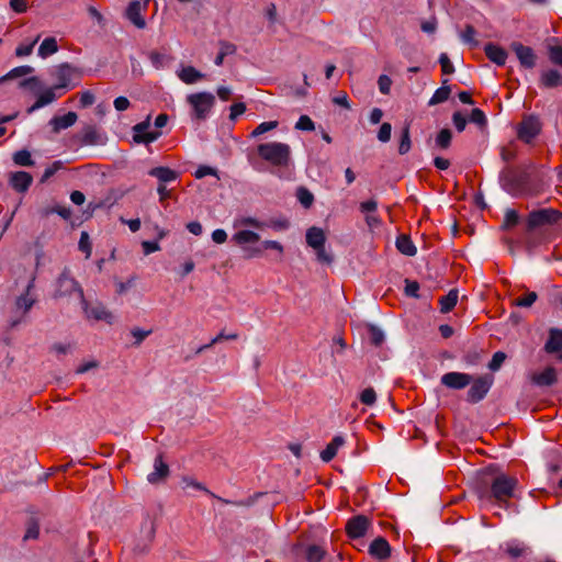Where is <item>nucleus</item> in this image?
I'll use <instances>...</instances> for the list:
<instances>
[{"label": "nucleus", "mask_w": 562, "mask_h": 562, "mask_svg": "<svg viewBox=\"0 0 562 562\" xmlns=\"http://www.w3.org/2000/svg\"><path fill=\"white\" fill-rule=\"evenodd\" d=\"M485 54L490 60L498 66H503L507 59V53L499 46L494 44H487L485 46Z\"/></svg>", "instance_id": "obj_29"}, {"label": "nucleus", "mask_w": 562, "mask_h": 562, "mask_svg": "<svg viewBox=\"0 0 562 562\" xmlns=\"http://www.w3.org/2000/svg\"><path fill=\"white\" fill-rule=\"evenodd\" d=\"M38 41V37H36L35 40H33L31 43L29 44H21L19 45L16 48H15V55L19 56V57H24V56H29L35 44L37 43Z\"/></svg>", "instance_id": "obj_54"}, {"label": "nucleus", "mask_w": 562, "mask_h": 562, "mask_svg": "<svg viewBox=\"0 0 562 562\" xmlns=\"http://www.w3.org/2000/svg\"><path fill=\"white\" fill-rule=\"evenodd\" d=\"M32 176L25 171H18L11 175L10 183L11 186L20 192H24L29 189L32 183Z\"/></svg>", "instance_id": "obj_23"}, {"label": "nucleus", "mask_w": 562, "mask_h": 562, "mask_svg": "<svg viewBox=\"0 0 562 562\" xmlns=\"http://www.w3.org/2000/svg\"><path fill=\"white\" fill-rule=\"evenodd\" d=\"M259 234L250 231V229H239L237 233L233 235V240L244 247L247 252V257H257L261 254L259 248H246V245L255 244L259 240Z\"/></svg>", "instance_id": "obj_12"}, {"label": "nucleus", "mask_w": 562, "mask_h": 562, "mask_svg": "<svg viewBox=\"0 0 562 562\" xmlns=\"http://www.w3.org/2000/svg\"><path fill=\"white\" fill-rule=\"evenodd\" d=\"M33 71H34V68L31 66H27V65L15 67V68L11 69L7 75H4L0 78V83H2L3 81H5L8 79H14V78H19L22 76H26Z\"/></svg>", "instance_id": "obj_35"}, {"label": "nucleus", "mask_w": 562, "mask_h": 562, "mask_svg": "<svg viewBox=\"0 0 562 562\" xmlns=\"http://www.w3.org/2000/svg\"><path fill=\"white\" fill-rule=\"evenodd\" d=\"M390 552L391 547L382 537L374 539L369 547V553L376 559H385L390 555Z\"/></svg>", "instance_id": "obj_20"}, {"label": "nucleus", "mask_w": 562, "mask_h": 562, "mask_svg": "<svg viewBox=\"0 0 562 562\" xmlns=\"http://www.w3.org/2000/svg\"><path fill=\"white\" fill-rule=\"evenodd\" d=\"M452 121L458 132L464 131L467 126V119L463 114H461L460 112H456L452 116Z\"/></svg>", "instance_id": "obj_62"}, {"label": "nucleus", "mask_w": 562, "mask_h": 562, "mask_svg": "<svg viewBox=\"0 0 562 562\" xmlns=\"http://www.w3.org/2000/svg\"><path fill=\"white\" fill-rule=\"evenodd\" d=\"M470 122L479 126H484L486 124V116L480 109H473L470 115Z\"/></svg>", "instance_id": "obj_56"}, {"label": "nucleus", "mask_w": 562, "mask_h": 562, "mask_svg": "<svg viewBox=\"0 0 562 562\" xmlns=\"http://www.w3.org/2000/svg\"><path fill=\"white\" fill-rule=\"evenodd\" d=\"M458 302V291L457 290H450L447 295L442 296L439 300L440 303V310L442 313L450 312Z\"/></svg>", "instance_id": "obj_34"}, {"label": "nucleus", "mask_w": 562, "mask_h": 562, "mask_svg": "<svg viewBox=\"0 0 562 562\" xmlns=\"http://www.w3.org/2000/svg\"><path fill=\"white\" fill-rule=\"evenodd\" d=\"M296 198L304 207H310L314 201L313 194L305 188H299Z\"/></svg>", "instance_id": "obj_45"}, {"label": "nucleus", "mask_w": 562, "mask_h": 562, "mask_svg": "<svg viewBox=\"0 0 562 562\" xmlns=\"http://www.w3.org/2000/svg\"><path fill=\"white\" fill-rule=\"evenodd\" d=\"M325 240H326L325 233H324V231L322 228L313 226V227L307 229V232H306V243L313 249L314 248H319L321 246H324L325 245Z\"/></svg>", "instance_id": "obj_27"}, {"label": "nucleus", "mask_w": 562, "mask_h": 562, "mask_svg": "<svg viewBox=\"0 0 562 562\" xmlns=\"http://www.w3.org/2000/svg\"><path fill=\"white\" fill-rule=\"evenodd\" d=\"M492 476L487 483L490 487L481 486L477 490L480 499L487 504H495L502 509L509 507V499L519 498V482L517 477L507 475L503 472L493 473V468L487 469Z\"/></svg>", "instance_id": "obj_1"}, {"label": "nucleus", "mask_w": 562, "mask_h": 562, "mask_svg": "<svg viewBox=\"0 0 562 562\" xmlns=\"http://www.w3.org/2000/svg\"><path fill=\"white\" fill-rule=\"evenodd\" d=\"M369 337L373 345L380 346L384 341L385 335H384V331L380 327H378L375 325H370L369 326Z\"/></svg>", "instance_id": "obj_41"}, {"label": "nucleus", "mask_w": 562, "mask_h": 562, "mask_svg": "<svg viewBox=\"0 0 562 562\" xmlns=\"http://www.w3.org/2000/svg\"><path fill=\"white\" fill-rule=\"evenodd\" d=\"M143 4L139 1H132L126 9L127 19L138 29L146 26L145 19L142 16Z\"/></svg>", "instance_id": "obj_18"}, {"label": "nucleus", "mask_w": 562, "mask_h": 562, "mask_svg": "<svg viewBox=\"0 0 562 562\" xmlns=\"http://www.w3.org/2000/svg\"><path fill=\"white\" fill-rule=\"evenodd\" d=\"M37 296L34 292V278H32L24 292L16 296L14 303V313L21 315L20 318L12 321L11 326H16L22 321V317L26 315L33 305L36 303Z\"/></svg>", "instance_id": "obj_4"}, {"label": "nucleus", "mask_w": 562, "mask_h": 562, "mask_svg": "<svg viewBox=\"0 0 562 562\" xmlns=\"http://www.w3.org/2000/svg\"><path fill=\"white\" fill-rule=\"evenodd\" d=\"M194 176L196 179H202L206 176H216V170L209 166H200L195 170Z\"/></svg>", "instance_id": "obj_61"}, {"label": "nucleus", "mask_w": 562, "mask_h": 562, "mask_svg": "<svg viewBox=\"0 0 562 562\" xmlns=\"http://www.w3.org/2000/svg\"><path fill=\"white\" fill-rule=\"evenodd\" d=\"M549 57L552 63L562 66V47L561 46H550Z\"/></svg>", "instance_id": "obj_59"}, {"label": "nucleus", "mask_w": 562, "mask_h": 562, "mask_svg": "<svg viewBox=\"0 0 562 562\" xmlns=\"http://www.w3.org/2000/svg\"><path fill=\"white\" fill-rule=\"evenodd\" d=\"M178 77L187 85H192L202 79L204 75L192 66H187L178 71Z\"/></svg>", "instance_id": "obj_30"}, {"label": "nucleus", "mask_w": 562, "mask_h": 562, "mask_svg": "<svg viewBox=\"0 0 562 562\" xmlns=\"http://www.w3.org/2000/svg\"><path fill=\"white\" fill-rule=\"evenodd\" d=\"M76 293L80 301H83V291L78 282L68 274L63 273L57 281L56 295L66 296Z\"/></svg>", "instance_id": "obj_14"}, {"label": "nucleus", "mask_w": 562, "mask_h": 562, "mask_svg": "<svg viewBox=\"0 0 562 562\" xmlns=\"http://www.w3.org/2000/svg\"><path fill=\"white\" fill-rule=\"evenodd\" d=\"M58 50L57 42L54 37L45 38L38 47V56L46 58Z\"/></svg>", "instance_id": "obj_33"}, {"label": "nucleus", "mask_w": 562, "mask_h": 562, "mask_svg": "<svg viewBox=\"0 0 562 562\" xmlns=\"http://www.w3.org/2000/svg\"><path fill=\"white\" fill-rule=\"evenodd\" d=\"M94 101H95V97L91 91L87 90V91L81 92V94H80L81 106L86 108V106L92 105L94 103Z\"/></svg>", "instance_id": "obj_63"}, {"label": "nucleus", "mask_w": 562, "mask_h": 562, "mask_svg": "<svg viewBox=\"0 0 562 562\" xmlns=\"http://www.w3.org/2000/svg\"><path fill=\"white\" fill-rule=\"evenodd\" d=\"M543 86L553 88L562 85V75L555 69H549L541 75Z\"/></svg>", "instance_id": "obj_31"}, {"label": "nucleus", "mask_w": 562, "mask_h": 562, "mask_svg": "<svg viewBox=\"0 0 562 562\" xmlns=\"http://www.w3.org/2000/svg\"><path fill=\"white\" fill-rule=\"evenodd\" d=\"M476 31L473 26L468 25L465 30L460 34V38L464 44L470 46H479V42L475 38Z\"/></svg>", "instance_id": "obj_39"}, {"label": "nucleus", "mask_w": 562, "mask_h": 562, "mask_svg": "<svg viewBox=\"0 0 562 562\" xmlns=\"http://www.w3.org/2000/svg\"><path fill=\"white\" fill-rule=\"evenodd\" d=\"M542 124L537 115L530 114L522 119L518 124L516 131L520 140L526 144H531L533 139L540 134Z\"/></svg>", "instance_id": "obj_6"}, {"label": "nucleus", "mask_w": 562, "mask_h": 562, "mask_svg": "<svg viewBox=\"0 0 562 562\" xmlns=\"http://www.w3.org/2000/svg\"><path fill=\"white\" fill-rule=\"evenodd\" d=\"M155 531L156 527L154 520L150 517H146L140 525L139 535L135 540L133 550L139 554L145 553L154 539Z\"/></svg>", "instance_id": "obj_7"}, {"label": "nucleus", "mask_w": 562, "mask_h": 562, "mask_svg": "<svg viewBox=\"0 0 562 562\" xmlns=\"http://www.w3.org/2000/svg\"><path fill=\"white\" fill-rule=\"evenodd\" d=\"M472 382V376L462 372H448L441 376V383L452 390H461Z\"/></svg>", "instance_id": "obj_15"}, {"label": "nucleus", "mask_w": 562, "mask_h": 562, "mask_svg": "<svg viewBox=\"0 0 562 562\" xmlns=\"http://www.w3.org/2000/svg\"><path fill=\"white\" fill-rule=\"evenodd\" d=\"M169 474V467L166 464L160 456L155 459L154 470L147 475L149 483H158Z\"/></svg>", "instance_id": "obj_19"}, {"label": "nucleus", "mask_w": 562, "mask_h": 562, "mask_svg": "<svg viewBox=\"0 0 562 562\" xmlns=\"http://www.w3.org/2000/svg\"><path fill=\"white\" fill-rule=\"evenodd\" d=\"M505 550L510 557L518 558L524 554L526 547L518 541H509L506 543Z\"/></svg>", "instance_id": "obj_42"}, {"label": "nucleus", "mask_w": 562, "mask_h": 562, "mask_svg": "<svg viewBox=\"0 0 562 562\" xmlns=\"http://www.w3.org/2000/svg\"><path fill=\"white\" fill-rule=\"evenodd\" d=\"M79 249L86 254V258H89L92 252L89 234L87 232H81L79 239Z\"/></svg>", "instance_id": "obj_49"}, {"label": "nucleus", "mask_w": 562, "mask_h": 562, "mask_svg": "<svg viewBox=\"0 0 562 562\" xmlns=\"http://www.w3.org/2000/svg\"><path fill=\"white\" fill-rule=\"evenodd\" d=\"M447 81L448 80H443L442 87L438 88L435 91V93L432 94V97L429 99V101H428L429 106L442 103L448 100L451 90H450V87L447 86Z\"/></svg>", "instance_id": "obj_32"}, {"label": "nucleus", "mask_w": 562, "mask_h": 562, "mask_svg": "<svg viewBox=\"0 0 562 562\" xmlns=\"http://www.w3.org/2000/svg\"><path fill=\"white\" fill-rule=\"evenodd\" d=\"M77 119L78 116L75 112H68L64 115L54 116L49 121V124L55 132H59L61 130H66L72 126L76 123Z\"/></svg>", "instance_id": "obj_21"}, {"label": "nucleus", "mask_w": 562, "mask_h": 562, "mask_svg": "<svg viewBox=\"0 0 562 562\" xmlns=\"http://www.w3.org/2000/svg\"><path fill=\"white\" fill-rule=\"evenodd\" d=\"M557 381V372L553 368H546L542 372L533 374L532 382L539 386H550Z\"/></svg>", "instance_id": "obj_28"}, {"label": "nucleus", "mask_w": 562, "mask_h": 562, "mask_svg": "<svg viewBox=\"0 0 562 562\" xmlns=\"http://www.w3.org/2000/svg\"><path fill=\"white\" fill-rule=\"evenodd\" d=\"M325 551L318 546H310L306 549V559L308 562H319L324 558Z\"/></svg>", "instance_id": "obj_43"}, {"label": "nucleus", "mask_w": 562, "mask_h": 562, "mask_svg": "<svg viewBox=\"0 0 562 562\" xmlns=\"http://www.w3.org/2000/svg\"><path fill=\"white\" fill-rule=\"evenodd\" d=\"M493 379L488 375L474 380L468 391V401L471 403H477L482 401L490 391Z\"/></svg>", "instance_id": "obj_13"}, {"label": "nucleus", "mask_w": 562, "mask_h": 562, "mask_svg": "<svg viewBox=\"0 0 562 562\" xmlns=\"http://www.w3.org/2000/svg\"><path fill=\"white\" fill-rule=\"evenodd\" d=\"M80 303L82 305L87 318L94 321H103L110 325L114 323L113 314L102 303L97 302L89 304L85 297L83 301H80Z\"/></svg>", "instance_id": "obj_9"}, {"label": "nucleus", "mask_w": 562, "mask_h": 562, "mask_svg": "<svg viewBox=\"0 0 562 562\" xmlns=\"http://www.w3.org/2000/svg\"><path fill=\"white\" fill-rule=\"evenodd\" d=\"M359 398L362 404L372 406L376 402V393L372 387H367L360 393Z\"/></svg>", "instance_id": "obj_46"}, {"label": "nucleus", "mask_w": 562, "mask_h": 562, "mask_svg": "<svg viewBox=\"0 0 562 562\" xmlns=\"http://www.w3.org/2000/svg\"><path fill=\"white\" fill-rule=\"evenodd\" d=\"M379 90L383 94H389L391 91L392 80L386 75H381L378 79Z\"/></svg>", "instance_id": "obj_55"}, {"label": "nucleus", "mask_w": 562, "mask_h": 562, "mask_svg": "<svg viewBox=\"0 0 562 562\" xmlns=\"http://www.w3.org/2000/svg\"><path fill=\"white\" fill-rule=\"evenodd\" d=\"M506 359V355L502 351H497L493 355L492 360L488 363V368L492 371H497Z\"/></svg>", "instance_id": "obj_53"}, {"label": "nucleus", "mask_w": 562, "mask_h": 562, "mask_svg": "<svg viewBox=\"0 0 562 562\" xmlns=\"http://www.w3.org/2000/svg\"><path fill=\"white\" fill-rule=\"evenodd\" d=\"M187 102L193 110L198 120H204L215 103V97L211 92H198L187 97Z\"/></svg>", "instance_id": "obj_5"}, {"label": "nucleus", "mask_w": 562, "mask_h": 562, "mask_svg": "<svg viewBox=\"0 0 562 562\" xmlns=\"http://www.w3.org/2000/svg\"><path fill=\"white\" fill-rule=\"evenodd\" d=\"M439 63L441 65V69H442L443 74L449 75L454 71V67H453L452 63L450 61L447 54H445V53L440 54Z\"/></svg>", "instance_id": "obj_58"}, {"label": "nucleus", "mask_w": 562, "mask_h": 562, "mask_svg": "<svg viewBox=\"0 0 562 562\" xmlns=\"http://www.w3.org/2000/svg\"><path fill=\"white\" fill-rule=\"evenodd\" d=\"M438 22L435 16H431L427 20H423L420 23V29L426 34H434L437 31Z\"/></svg>", "instance_id": "obj_50"}, {"label": "nucleus", "mask_w": 562, "mask_h": 562, "mask_svg": "<svg viewBox=\"0 0 562 562\" xmlns=\"http://www.w3.org/2000/svg\"><path fill=\"white\" fill-rule=\"evenodd\" d=\"M512 48L524 67L532 68L536 65V55L530 47L513 43Z\"/></svg>", "instance_id": "obj_16"}, {"label": "nucleus", "mask_w": 562, "mask_h": 562, "mask_svg": "<svg viewBox=\"0 0 562 562\" xmlns=\"http://www.w3.org/2000/svg\"><path fill=\"white\" fill-rule=\"evenodd\" d=\"M392 126L390 123H383L378 132V139L387 143L391 139Z\"/></svg>", "instance_id": "obj_57"}, {"label": "nucleus", "mask_w": 562, "mask_h": 562, "mask_svg": "<svg viewBox=\"0 0 562 562\" xmlns=\"http://www.w3.org/2000/svg\"><path fill=\"white\" fill-rule=\"evenodd\" d=\"M243 226H249L258 229L265 228L267 225L265 222H261L255 217L251 216H245L235 222V227H243Z\"/></svg>", "instance_id": "obj_37"}, {"label": "nucleus", "mask_w": 562, "mask_h": 562, "mask_svg": "<svg viewBox=\"0 0 562 562\" xmlns=\"http://www.w3.org/2000/svg\"><path fill=\"white\" fill-rule=\"evenodd\" d=\"M246 111V105L241 102L234 103L231 106V120L235 121L239 115H241Z\"/></svg>", "instance_id": "obj_64"}, {"label": "nucleus", "mask_w": 562, "mask_h": 562, "mask_svg": "<svg viewBox=\"0 0 562 562\" xmlns=\"http://www.w3.org/2000/svg\"><path fill=\"white\" fill-rule=\"evenodd\" d=\"M544 349L549 353L562 352V330L559 328H551L549 339L544 345Z\"/></svg>", "instance_id": "obj_22"}, {"label": "nucleus", "mask_w": 562, "mask_h": 562, "mask_svg": "<svg viewBox=\"0 0 562 562\" xmlns=\"http://www.w3.org/2000/svg\"><path fill=\"white\" fill-rule=\"evenodd\" d=\"M452 139V133L448 128L441 130L436 137V145L440 148H448Z\"/></svg>", "instance_id": "obj_40"}, {"label": "nucleus", "mask_w": 562, "mask_h": 562, "mask_svg": "<svg viewBox=\"0 0 562 562\" xmlns=\"http://www.w3.org/2000/svg\"><path fill=\"white\" fill-rule=\"evenodd\" d=\"M560 217L561 213L555 209H540L532 211L528 216V228L533 229L557 223Z\"/></svg>", "instance_id": "obj_8"}, {"label": "nucleus", "mask_w": 562, "mask_h": 562, "mask_svg": "<svg viewBox=\"0 0 562 562\" xmlns=\"http://www.w3.org/2000/svg\"><path fill=\"white\" fill-rule=\"evenodd\" d=\"M150 116L133 127V139L138 144H150L155 142L161 133L158 131H150Z\"/></svg>", "instance_id": "obj_11"}, {"label": "nucleus", "mask_w": 562, "mask_h": 562, "mask_svg": "<svg viewBox=\"0 0 562 562\" xmlns=\"http://www.w3.org/2000/svg\"><path fill=\"white\" fill-rule=\"evenodd\" d=\"M376 209H378V202L374 199L363 201L359 204V210L364 216L375 213Z\"/></svg>", "instance_id": "obj_51"}, {"label": "nucleus", "mask_w": 562, "mask_h": 562, "mask_svg": "<svg viewBox=\"0 0 562 562\" xmlns=\"http://www.w3.org/2000/svg\"><path fill=\"white\" fill-rule=\"evenodd\" d=\"M499 181L502 188L513 196H519L524 194V183L525 180L522 177L513 173L512 171H503L499 176Z\"/></svg>", "instance_id": "obj_10"}, {"label": "nucleus", "mask_w": 562, "mask_h": 562, "mask_svg": "<svg viewBox=\"0 0 562 562\" xmlns=\"http://www.w3.org/2000/svg\"><path fill=\"white\" fill-rule=\"evenodd\" d=\"M56 90L57 89H55L54 87L44 90L38 95L36 102L32 106L29 108L27 112L33 113V112L37 111L38 109L53 103L57 98L56 92H55Z\"/></svg>", "instance_id": "obj_26"}, {"label": "nucleus", "mask_w": 562, "mask_h": 562, "mask_svg": "<svg viewBox=\"0 0 562 562\" xmlns=\"http://www.w3.org/2000/svg\"><path fill=\"white\" fill-rule=\"evenodd\" d=\"M257 150L263 160L273 166L286 167L291 161V148L284 143L270 142L260 144Z\"/></svg>", "instance_id": "obj_2"}, {"label": "nucleus", "mask_w": 562, "mask_h": 562, "mask_svg": "<svg viewBox=\"0 0 562 562\" xmlns=\"http://www.w3.org/2000/svg\"><path fill=\"white\" fill-rule=\"evenodd\" d=\"M369 519L364 516H357L347 524V531L351 538H360L364 536L369 527Z\"/></svg>", "instance_id": "obj_17"}, {"label": "nucleus", "mask_w": 562, "mask_h": 562, "mask_svg": "<svg viewBox=\"0 0 562 562\" xmlns=\"http://www.w3.org/2000/svg\"><path fill=\"white\" fill-rule=\"evenodd\" d=\"M278 126L277 121H268L260 123L251 133L252 137L260 136L269 131L274 130Z\"/></svg>", "instance_id": "obj_47"}, {"label": "nucleus", "mask_w": 562, "mask_h": 562, "mask_svg": "<svg viewBox=\"0 0 562 562\" xmlns=\"http://www.w3.org/2000/svg\"><path fill=\"white\" fill-rule=\"evenodd\" d=\"M316 252V258L319 262L330 263L333 261L331 256L325 250V245L319 248H314Z\"/></svg>", "instance_id": "obj_60"}, {"label": "nucleus", "mask_w": 562, "mask_h": 562, "mask_svg": "<svg viewBox=\"0 0 562 562\" xmlns=\"http://www.w3.org/2000/svg\"><path fill=\"white\" fill-rule=\"evenodd\" d=\"M412 143H411V135H409V127L405 126L402 131L401 135V142L398 146V153L401 155H405L411 150Z\"/></svg>", "instance_id": "obj_38"}, {"label": "nucleus", "mask_w": 562, "mask_h": 562, "mask_svg": "<svg viewBox=\"0 0 562 562\" xmlns=\"http://www.w3.org/2000/svg\"><path fill=\"white\" fill-rule=\"evenodd\" d=\"M53 76L57 81L54 88L68 91L79 85L81 72L78 68L64 63L55 68Z\"/></svg>", "instance_id": "obj_3"}, {"label": "nucleus", "mask_w": 562, "mask_h": 562, "mask_svg": "<svg viewBox=\"0 0 562 562\" xmlns=\"http://www.w3.org/2000/svg\"><path fill=\"white\" fill-rule=\"evenodd\" d=\"M345 445V438L342 436H335L334 439L326 446L321 452V459L324 462H329L335 458L338 450Z\"/></svg>", "instance_id": "obj_24"}, {"label": "nucleus", "mask_w": 562, "mask_h": 562, "mask_svg": "<svg viewBox=\"0 0 562 562\" xmlns=\"http://www.w3.org/2000/svg\"><path fill=\"white\" fill-rule=\"evenodd\" d=\"M13 161L19 166H31L33 164L30 151L22 149L13 155Z\"/></svg>", "instance_id": "obj_44"}, {"label": "nucleus", "mask_w": 562, "mask_h": 562, "mask_svg": "<svg viewBox=\"0 0 562 562\" xmlns=\"http://www.w3.org/2000/svg\"><path fill=\"white\" fill-rule=\"evenodd\" d=\"M396 247L402 254L406 256H414L416 254V247L414 246L412 240L406 236L397 238Z\"/></svg>", "instance_id": "obj_36"}, {"label": "nucleus", "mask_w": 562, "mask_h": 562, "mask_svg": "<svg viewBox=\"0 0 562 562\" xmlns=\"http://www.w3.org/2000/svg\"><path fill=\"white\" fill-rule=\"evenodd\" d=\"M295 128L300 131H313L315 125L307 115H301L295 124Z\"/></svg>", "instance_id": "obj_52"}, {"label": "nucleus", "mask_w": 562, "mask_h": 562, "mask_svg": "<svg viewBox=\"0 0 562 562\" xmlns=\"http://www.w3.org/2000/svg\"><path fill=\"white\" fill-rule=\"evenodd\" d=\"M148 175L155 177L159 182L167 183L178 179L179 173L168 167H155L148 171Z\"/></svg>", "instance_id": "obj_25"}, {"label": "nucleus", "mask_w": 562, "mask_h": 562, "mask_svg": "<svg viewBox=\"0 0 562 562\" xmlns=\"http://www.w3.org/2000/svg\"><path fill=\"white\" fill-rule=\"evenodd\" d=\"M537 299L536 292H528L525 296L517 299L514 304L519 307H530Z\"/></svg>", "instance_id": "obj_48"}]
</instances>
